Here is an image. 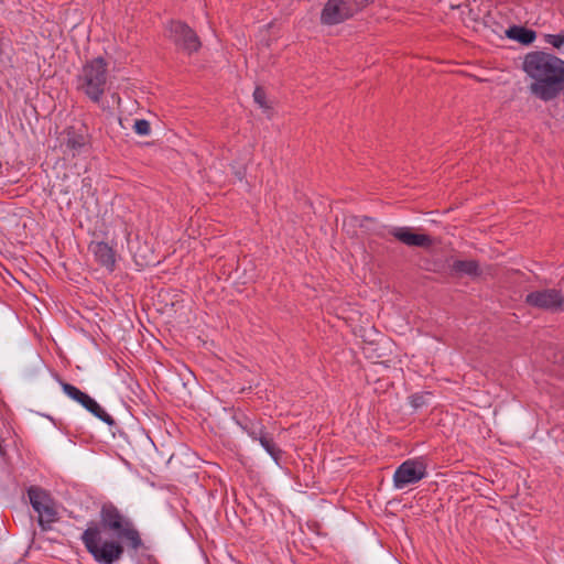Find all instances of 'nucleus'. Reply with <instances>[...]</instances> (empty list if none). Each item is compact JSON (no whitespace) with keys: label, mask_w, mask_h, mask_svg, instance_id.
I'll return each instance as SVG.
<instances>
[{"label":"nucleus","mask_w":564,"mask_h":564,"mask_svg":"<svg viewBox=\"0 0 564 564\" xmlns=\"http://www.w3.org/2000/svg\"><path fill=\"white\" fill-rule=\"evenodd\" d=\"M390 234L397 240L409 247H430L432 245L430 236L412 232L409 227H393Z\"/></svg>","instance_id":"nucleus-9"},{"label":"nucleus","mask_w":564,"mask_h":564,"mask_svg":"<svg viewBox=\"0 0 564 564\" xmlns=\"http://www.w3.org/2000/svg\"><path fill=\"white\" fill-rule=\"evenodd\" d=\"M28 496L32 508L39 514V524L43 529L56 521L57 512L53 499L46 490L33 486L28 489Z\"/></svg>","instance_id":"nucleus-5"},{"label":"nucleus","mask_w":564,"mask_h":564,"mask_svg":"<svg viewBox=\"0 0 564 564\" xmlns=\"http://www.w3.org/2000/svg\"><path fill=\"white\" fill-rule=\"evenodd\" d=\"M66 138L63 145L66 151L70 152L73 156L78 154L86 144V137L77 132L74 128H68L65 131Z\"/></svg>","instance_id":"nucleus-11"},{"label":"nucleus","mask_w":564,"mask_h":564,"mask_svg":"<svg viewBox=\"0 0 564 564\" xmlns=\"http://www.w3.org/2000/svg\"><path fill=\"white\" fill-rule=\"evenodd\" d=\"M359 11L356 0H328L322 10L321 22L325 25L339 24Z\"/></svg>","instance_id":"nucleus-4"},{"label":"nucleus","mask_w":564,"mask_h":564,"mask_svg":"<svg viewBox=\"0 0 564 564\" xmlns=\"http://www.w3.org/2000/svg\"><path fill=\"white\" fill-rule=\"evenodd\" d=\"M107 62L102 57L87 61L79 70L76 84L77 89L86 95L93 102H99L108 84Z\"/></svg>","instance_id":"nucleus-3"},{"label":"nucleus","mask_w":564,"mask_h":564,"mask_svg":"<svg viewBox=\"0 0 564 564\" xmlns=\"http://www.w3.org/2000/svg\"><path fill=\"white\" fill-rule=\"evenodd\" d=\"M167 37L178 50L187 54L197 52L202 46L196 32L189 25L181 21L171 22L167 29Z\"/></svg>","instance_id":"nucleus-6"},{"label":"nucleus","mask_w":564,"mask_h":564,"mask_svg":"<svg viewBox=\"0 0 564 564\" xmlns=\"http://www.w3.org/2000/svg\"><path fill=\"white\" fill-rule=\"evenodd\" d=\"M100 523L89 522L82 534V542L87 552L100 564H113L119 561L124 549L120 541L102 540V531H111L118 539L126 540L128 545L137 551L142 546V540L133 522L112 503H105L100 509Z\"/></svg>","instance_id":"nucleus-1"},{"label":"nucleus","mask_w":564,"mask_h":564,"mask_svg":"<svg viewBox=\"0 0 564 564\" xmlns=\"http://www.w3.org/2000/svg\"><path fill=\"white\" fill-rule=\"evenodd\" d=\"M430 397H431V393H429V392L415 393L409 398V401H410V404L412 405V408L414 410H417V409L423 408L429 404L427 400Z\"/></svg>","instance_id":"nucleus-18"},{"label":"nucleus","mask_w":564,"mask_h":564,"mask_svg":"<svg viewBox=\"0 0 564 564\" xmlns=\"http://www.w3.org/2000/svg\"><path fill=\"white\" fill-rule=\"evenodd\" d=\"M133 130L139 135H149L151 132L150 122L145 119H135Z\"/></svg>","instance_id":"nucleus-19"},{"label":"nucleus","mask_w":564,"mask_h":564,"mask_svg":"<svg viewBox=\"0 0 564 564\" xmlns=\"http://www.w3.org/2000/svg\"><path fill=\"white\" fill-rule=\"evenodd\" d=\"M375 0H356V2L358 3L359 8L362 10L364 8H366L369 3L373 2Z\"/></svg>","instance_id":"nucleus-22"},{"label":"nucleus","mask_w":564,"mask_h":564,"mask_svg":"<svg viewBox=\"0 0 564 564\" xmlns=\"http://www.w3.org/2000/svg\"><path fill=\"white\" fill-rule=\"evenodd\" d=\"M240 425L254 441H258L265 433L264 426L260 422L248 420L243 424L240 423Z\"/></svg>","instance_id":"nucleus-16"},{"label":"nucleus","mask_w":564,"mask_h":564,"mask_svg":"<svg viewBox=\"0 0 564 564\" xmlns=\"http://www.w3.org/2000/svg\"><path fill=\"white\" fill-rule=\"evenodd\" d=\"M452 270L459 275L476 276L479 274V264L475 260H456Z\"/></svg>","instance_id":"nucleus-13"},{"label":"nucleus","mask_w":564,"mask_h":564,"mask_svg":"<svg viewBox=\"0 0 564 564\" xmlns=\"http://www.w3.org/2000/svg\"><path fill=\"white\" fill-rule=\"evenodd\" d=\"M507 35L509 39L525 45L531 44L536 37V33L533 30L517 25L509 28Z\"/></svg>","instance_id":"nucleus-12"},{"label":"nucleus","mask_w":564,"mask_h":564,"mask_svg":"<svg viewBox=\"0 0 564 564\" xmlns=\"http://www.w3.org/2000/svg\"><path fill=\"white\" fill-rule=\"evenodd\" d=\"M544 42L560 50L564 44V34H545Z\"/></svg>","instance_id":"nucleus-20"},{"label":"nucleus","mask_w":564,"mask_h":564,"mask_svg":"<svg viewBox=\"0 0 564 564\" xmlns=\"http://www.w3.org/2000/svg\"><path fill=\"white\" fill-rule=\"evenodd\" d=\"M426 476V465L421 459H406L394 471L393 485L403 489L415 484Z\"/></svg>","instance_id":"nucleus-7"},{"label":"nucleus","mask_w":564,"mask_h":564,"mask_svg":"<svg viewBox=\"0 0 564 564\" xmlns=\"http://www.w3.org/2000/svg\"><path fill=\"white\" fill-rule=\"evenodd\" d=\"M258 441L265 452L278 463L281 451L276 447L272 436L265 432Z\"/></svg>","instance_id":"nucleus-15"},{"label":"nucleus","mask_w":564,"mask_h":564,"mask_svg":"<svg viewBox=\"0 0 564 564\" xmlns=\"http://www.w3.org/2000/svg\"><path fill=\"white\" fill-rule=\"evenodd\" d=\"M62 390L68 398L78 402L84 408L89 405L91 403V401L94 400L87 393L83 392L75 386L67 383V382H62Z\"/></svg>","instance_id":"nucleus-14"},{"label":"nucleus","mask_w":564,"mask_h":564,"mask_svg":"<svg viewBox=\"0 0 564 564\" xmlns=\"http://www.w3.org/2000/svg\"><path fill=\"white\" fill-rule=\"evenodd\" d=\"M267 96H265V91L263 88L261 87H256L254 91H253V99H254V102L259 105V107H261L262 109H269V105L267 104V100H265Z\"/></svg>","instance_id":"nucleus-21"},{"label":"nucleus","mask_w":564,"mask_h":564,"mask_svg":"<svg viewBox=\"0 0 564 564\" xmlns=\"http://www.w3.org/2000/svg\"><path fill=\"white\" fill-rule=\"evenodd\" d=\"M525 303L532 307L556 312L564 310V295L556 289H543L529 293Z\"/></svg>","instance_id":"nucleus-8"},{"label":"nucleus","mask_w":564,"mask_h":564,"mask_svg":"<svg viewBox=\"0 0 564 564\" xmlns=\"http://www.w3.org/2000/svg\"><path fill=\"white\" fill-rule=\"evenodd\" d=\"M89 251L94 254L95 260L109 272L115 270L116 251L107 242L93 241L89 245Z\"/></svg>","instance_id":"nucleus-10"},{"label":"nucleus","mask_w":564,"mask_h":564,"mask_svg":"<svg viewBox=\"0 0 564 564\" xmlns=\"http://www.w3.org/2000/svg\"><path fill=\"white\" fill-rule=\"evenodd\" d=\"M85 409L108 425L112 426L115 424L112 416L108 414L95 400H93Z\"/></svg>","instance_id":"nucleus-17"},{"label":"nucleus","mask_w":564,"mask_h":564,"mask_svg":"<svg viewBox=\"0 0 564 564\" xmlns=\"http://www.w3.org/2000/svg\"><path fill=\"white\" fill-rule=\"evenodd\" d=\"M522 69L530 78L529 90L536 98L550 101L564 91V61L542 51L524 56Z\"/></svg>","instance_id":"nucleus-2"}]
</instances>
